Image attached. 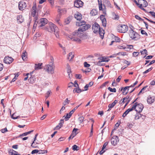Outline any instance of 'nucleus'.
<instances>
[{
	"label": "nucleus",
	"mask_w": 155,
	"mask_h": 155,
	"mask_svg": "<svg viewBox=\"0 0 155 155\" xmlns=\"http://www.w3.org/2000/svg\"><path fill=\"white\" fill-rule=\"evenodd\" d=\"M44 30L51 33L54 32L56 37L58 38H59V29L56 25L53 23L49 22L48 25L45 27Z\"/></svg>",
	"instance_id": "obj_1"
},
{
	"label": "nucleus",
	"mask_w": 155,
	"mask_h": 155,
	"mask_svg": "<svg viewBox=\"0 0 155 155\" xmlns=\"http://www.w3.org/2000/svg\"><path fill=\"white\" fill-rule=\"evenodd\" d=\"M92 29L94 33H99L101 38L102 39L103 38L104 34V30L102 28H101L100 25L97 23H95L92 25Z\"/></svg>",
	"instance_id": "obj_2"
},
{
	"label": "nucleus",
	"mask_w": 155,
	"mask_h": 155,
	"mask_svg": "<svg viewBox=\"0 0 155 155\" xmlns=\"http://www.w3.org/2000/svg\"><path fill=\"white\" fill-rule=\"evenodd\" d=\"M137 99H135L132 103L131 107L132 110H135L138 113L141 112L143 108V105L141 103H138L136 102L134 103L136 101Z\"/></svg>",
	"instance_id": "obj_3"
},
{
	"label": "nucleus",
	"mask_w": 155,
	"mask_h": 155,
	"mask_svg": "<svg viewBox=\"0 0 155 155\" xmlns=\"http://www.w3.org/2000/svg\"><path fill=\"white\" fill-rule=\"evenodd\" d=\"M117 31L120 33H125L128 30V27L125 25L120 24L117 27Z\"/></svg>",
	"instance_id": "obj_4"
},
{
	"label": "nucleus",
	"mask_w": 155,
	"mask_h": 155,
	"mask_svg": "<svg viewBox=\"0 0 155 155\" xmlns=\"http://www.w3.org/2000/svg\"><path fill=\"white\" fill-rule=\"evenodd\" d=\"M138 7L141 9L146 11V10L144 9V7H146L148 5L147 2L145 0H138Z\"/></svg>",
	"instance_id": "obj_5"
},
{
	"label": "nucleus",
	"mask_w": 155,
	"mask_h": 155,
	"mask_svg": "<svg viewBox=\"0 0 155 155\" xmlns=\"http://www.w3.org/2000/svg\"><path fill=\"white\" fill-rule=\"evenodd\" d=\"M129 32V36L132 39L136 40L138 38L139 35L133 29L130 30Z\"/></svg>",
	"instance_id": "obj_6"
},
{
	"label": "nucleus",
	"mask_w": 155,
	"mask_h": 155,
	"mask_svg": "<svg viewBox=\"0 0 155 155\" xmlns=\"http://www.w3.org/2000/svg\"><path fill=\"white\" fill-rule=\"evenodd\" d=\"M45 68L48 73L52 74L54 72V65H51L47 64L45 66Z\"/></svg>",
	"instance_id": "obj_7"
},
{
	"label": "nucleus",
	"mask_w": 155,
	"mask_h": 155,
	"mask_svg": "<svg viewBox=\"0 0 155 155\" xmlns=\"http://www.w3.org/2000/svg\"><path fill=\"white\" fill-rule=\"evenodd\" d=\"M27 7L26 3L23 1H21L19 2L18 8L20 10L22 11L26 8Z\"/></svg>",
	"instance_id": "obj_8"
},
{
	"label": "nucleus",
	"mask_w": 155,
	"mask_h": 155,
	"mask_svg": "<svg viewBox=\"0 0 155 155\" xmlns=\"http://www.w3.org/2000/svg\"><path fill=\"white\" fill-rule=\"evenodd\" d=\"M83 4V2L80 0H76L74 2V6L77 8L82 7Z\"/></svg>",
	"instance_id": "obj_9"
},
{
	"label": "nucleus",
	"mask_w": 155,
	"mask_h": 155,
	"mask_svg": "<svg viewBox=\"0 0 155 155\" xmlns=\"http://www.w3.org/2000/svg\"><path fill=\"white\" fill-rule=\"evenodd\" d=\"M73 35L75 36H77L80 38H81L84 36L83 32L81 30H79L78 29L74 33Z\"/></svg>",
	"instance_id": "obj_10"
},
{
	"label": "nucleus",
	"mask_w": 155,
	"mask_h": 155,
	"mask_svg": "<svg viewBox=\"0 0 155 155\" xmlns=\"http://www.w3.org/2000/svg\"><path fill=\"white\" fill-rule=\"evenodd\" d=\"M40 21L39 23H38L40 27H42L45 25L48 22V20L46 18H41Z\"/></svg>",
	"instance_id": "obj_11"
},
{
	"label": "nucleus",
	"mask_w": 155,
	"mask_h": 155,
	"mask_svg": "<svg viewBox=\"0 0 155 155\" xmlns=\"http://www.w3.org/2000/svg\"><path fill=\"white\" fill-rule=\"evenodd\" d=\"M119 141L118 137L117 136H114L111 139V142L112 145L115 146L116 145Z\"/></svg>",
	"instance_id": "obj_12"
},
{
	"label": "nucleus",
	"mask_w": 155,
	"mask_h": 155,
	"mask_svg": "<svg viewBox=\"0 0 155 155\" xmlns=\"http://www.w3.org/2000/svg\"><path fill=\"white\" fill-rule=\"evenodd\" d=\"M129 86H126L125 87H122L119 89V90L122 91V93L123 95H126L128 93Z\"/></svg>",
	"instance_id": "obj_13"
},
{
	"label": "nucleus",
	"mask_w": 155,
	"mask_h": 155,
	"mask_svg": "<svg viewBox=\"0 0 155 155\" xmlns=\"http://www.w3.org/2000/svg\"><path fill=\"white\" fill-rule=\"evenodd\" d=\"M13 59L11 57L6 56L4 59V62L5 63L7 64H10L12 62Z\"/></svg>",
	"instance_id": "obj_14"
},
{
	"label": "nucleus",
	"mask_w": 155,
	"mask_h": 155,
	"mask_svg": "<svg viewBox=\"0 0 155 155\" xmlns=\"http://www.w3.org/2000/svg\"><path fill=\"white\" fill-rule=\"evenodd\" d=\"M155 100V97L154 96H149L147 98V101L148 104H152Z\"/></svg>",
	"instance_id": "obj_15"
},
{
	"label": "nucleus",
	"mask_w": 155,
	"mask_h": 155,
	"mask_svg": "<svg viewBox=\"0 0 155 155\" xmlns=\"http://www.w3.org/2000/svg\"><path fill=\"white\" fill-rule=\"evenodd\" d=\"M91 27V26L89 24H86L83 25L82 27H81L79 28V30H81L83 32L87 30Z\"/></svg>",
	"instance_id": "obj_16"
},
{
	"label": "nucleus",
	"mask_w": 155,
	"mask_h": 155,
	"mask_svg": "<svg viewBox=\"0 0 155 155\" xmlns=\"http://www.w3.org/2000/svg\"><path fill=\"white\" fill-rule=\"evenodd\" d=\"M36 12V7L35 4H33V6L31 9V15L32 16L34 17Z\"/></svg>",
	"instance_id": "obj_17"
},
{
	"label": "nucleus",
	"mask_w": 155,
	"mask_h": 155,
	"mask_svg": "<svg viewBox=\"0 0 155 155\" xmlns=\"http://www.w3.org/2000/svg\"><path fill=\"white\" fill-rule=\"evenodd\" d=\"M71 39L72 41H74L77 43H81V38H80L77 36H74L70 38Z\"/></svg>",
	"instance_id": "obj_18"
},
{
	"label": "nucleus",
	"mask_w": 155,
	"mask_h": 155,
	"mask_svg": "<svg viewBox=\"0 0 155 155\" xmlns=\"http://www.w3.org/2000/svg\"><path fill=\"white\" fill-rule=\"evenodd\" d=\"M74 57V54L72 52L69 53L68 54L67 58L69 61H71Z\"/></svg>",
	"instance_id": "obj_19"
},
{
	"label": "nucleus",
	"mask_w": 155,
	"mask_h": 155,
	"mask_svg": "<svg viewBox=\"0 0 155 155\" xmlns=\"http://www.w3.org/2000/svg\"><path fill=\"white\" fill-rule=\"evenodd\" d=\"M64 120L63 119H61L60 120L59 123L58 124V125L55 127V129L56 130H58L60 129L61 127H62L63 124L64 123Z\"/></svg>",
	"instance_id": "obj_20"
},
{
	"label": "nucleus",
	"mask_w": 155,
	"mask_h": 155,
	"mask_svg": "<svg viewBox=\"0 0 155 155\" xmlns=\"http://www.w3.org/2000/svg\"><path fill=\"white\" fill-rule=\"evenodd\" d=\"M75 18L78 20H80L82 18V15L79 12H77L74 15Z\"/></svg>",
	"instance_id": "obj_21"
},
{
	"label": "nucleus",
	"mask_w": 155,
	"mask_h": 155,
	"mask_svg": "<svg viewBox=\"0 0 155 155\" xmlns=\"http://www.w3.org/2000/svg\"><path fill=\"white\" fill-rule=\"evenodd\" d=\"M58 12L59 14L60 15H61L66 12V10L65 9H61L58 8Z\"/></svg>",
	"instance_id": "obj_22"
},
{
	"label": "nucleus",
	"mask_w": 155,
	"mask_h": 155,
	"mask_svg": "<svg viewBox=\"0 0 155 155\" xmlns=\"http://www.w3.org/2000/svg\"><path fill=\"white\" fill-rule=\"evenodd\" d=\"M112 18L114 19L118 20L119 19V16L117 13L115 12L112 13Z\"/></svg>",
	"instance_id": "obj_23"
},
{
	"label": "nucleus",
	"mask_w": 155,
	"mask_h": 155,
	"mask_svg": "<svg viewBox=\"0 0 155 155\" xmlns=\"http://www.w3.org/2000/svg\"><path fill=\"white\" fill-rule=\"evenodd\" d=\"M132 110V109L131 108L128 109L123 114L122 116V117H125Z\"/></svg>",
	"instance_id": "obj_24"
},
{
	"label": "nucleus",
	"mask_w": 155,
	"mask_h": 155,
	"mask_svg": "<svg viewBox=\"0 0 155 155\" xmlns=\"http://www.w3.org/2000/svg\"><path fill=\"white\" fill-rule=\"evenodd\" d=\"M129 96H127L126 97H125L124 98L123 100V101H122V102L121 103V104H124L125 102H127V101H130V98H129Z\"/></svg>",
	"instance_id": "obj_25"
},
{
	"label": "nucleus",
	"mask_w": 155,
	"mask_h": 155,
	"mask_svg": "<svg viewBox=\"0 0 155 155\" xmlns=\"http://www.w3.org/2000/svg\"><path fill=\"white\" fill-rule=\"evenodd\" d=\"M117 103V101L115 100L112 104H110L108 105V107L109 108V109H111L114 107Z\"/></svg>",
	"instance_id": "obj_26"
},
{
	"label": "nucleus",
	"mask_w": 155,
	"mask_h": 155,
	"mask_svg": "<svg viewBox=\"0 0 155 155\" xmlns=\"http://www.w3.org/2000/svg\"><path fill=\"white\" fill-rule=\"evenodd\" d=\"M39 44L44 45L46 48L48 46V44L46 42L42 40H40L39 41Z\"/></svg>",
	"instance_id": "obj_27"
},
{
	"label": "nucleus",
	"mask_w": 155,
	"mask_h": 155,
	"mask_svg": "<svg viewBox=\"0 0 155 155\" xmlns=\"http://www.w3.org/2000/svg\"><path fill=\"white\" fill-rule=\"evenodd\" d=\"M97 14V11L95 9H93L90 12V14L92 16H95Z\"/></svg>",
	"instance_id": "obj_28"
},
{
	"label": "nucleus",
	"mask_w": 155,
	"mask_h": 155,
	"mask_svg": "<svg viewBox=\"0 0 155 155\" xmlns=\"http://www.w3.org/2000/svg\"><path fill=\"white\" fill-rule=\"evenodd\" d=\"M42 63H38V64H35V69H39L41 68Z\"/></svg>",
	"instance_id": "obj_29"
},
{
	"label": "nucleus",
	"mask_w": 155,
	"mask_h": 155,
	"mask_svg": "<svg viewBox=\"0 0 155 155\" xmlns=\"http://www.w3.org/2000/svg\"><path fill=\"white\" fill-rule=\"evenodd\" d=\"M86 24V22L84 21H79L76 23V25L78 26H83Z\"/></svg>",
	"instance_id": "obj_30"
},
{
	"label": "nucleus",
	"mask_w": 155,
	"mask_h": 155,
	"mask_svg": "<svg viewBox=\"0 0 155 155\" xmlns=\"http://www.w3.org/2000/svg\"><path fill=\"white\" fill-rule=\"evenodd\" d=\"M147 87V86H146L144 87L143 88H142L140 91L139 93L138 94L139 95L141 94H143L146 91V89Z\"/></svg>",
	"instance_id": "obj_31"
},
{
	"label": "nucleus",
	"mask_w": 155,
	"mask_h": 155,
	"mask_svg": "<svg viewBox=\"0 0 155 155\" xmlns=\"http://www.w3.org/2000/svg\"><path fill=\"white\" fill-rule=\"evenodd\" d=\"M33 130H31L28 132L24 133L20 135L19 136V137L25 136L30 134L32 132H33Z\"/></svg>",
	"instance_id": "obj_32"
},
{
	"label": "nucleus",
	"mask_w": 155,
	"mask_h": 155,
	"mask_svg": "<svg viewBox=\"0 0 155 155\" xmlns=\"http://www.w3.org/2000/svg\"><path fill=\"white\" fill-rule=\"evenodd\" d=\"M35 80V78L34 76H31V77L29 78V80L31 83H33L34 82V81Z\"/></svg>",
	"instance_id": "obj_33"
},
{
	"label": "nucleus",
	"mask_w": 155,
	"mask_h": 155,
	"mask_svg": "<svg viewBox=\"0 0 155 155\" xmlns=\"http://www.w3.org/2000/svg\"><path fill=\"white\" fill-rule=\"evenodd\" d=\"M27 53L26 51L23 52L22 54L21 57L23 60H25L26 58Z\"/></svg>",
	"instance_id": "obj_34"
},
{
	"label": "nucleus",
	"mask_w": 155,
	"mask_h": 155,
	"mask_svg": "<svg viewBox=\"0 0 155 155\" xmlns=\"http://www.w3.org/2000/svg\"><path fill=\"white\" fill-rule=\"evenodd\" d=\"M22 16L21 15H18L17 18V20L20 22H21L23 21L22 18Z\"/></svg>",
	"instance_id": "obj_35"
},
{
	"label": "nucleus",
	"mask_w": 155,
	"mask_h": 155,
	"mask_svg": "<svg viewBox=\"0 0 155 155\" xmlns=\"http://www.w3.org/2000/svg\"><path fill=\"white\" fill-rule=\"evenodd\" d=\"M73 92L74 93L76 92L77 93H79L81 92V90L78 87V88H75L73 90Z\"/></svg>",
	"instance_id": "obj_36"
},
{
	"label": "nucleus",
	"mask_w": 155,
	"mask_h": 155,
	"mask_svg": "<svg viewBox=\"0 0 155 155\" xmlns=\"http://www.w3.org/2000/svg\"><path fill=\"white\" fill-rule=\"evenodd\" d=\"M84 119V117L83 116H81L78 118V121L80 124H81Z\"/></svg>",
	"instance_id": "obj_37"
},
{
	"label": "nucleus",
	"mask_w": 155,
	"mask_h": 155,
	"mask_svg": "<svg viewBox=\"0 0 155 155\" xmlns=\"http://www.w3.org/2000/svg\"><path fill=\"white\" fill-rule=\"evenodd\" d=\"M72 149L74 150H78L79 149V147L76 145L72 146Z\"/></svg>",
	"instance_id": "obj_38"
},
{
	"label": "nucleus",
	"mask_w": 155,
	"mask_h": 155,
	"mask_svg": "<svg viewBox=\"0 0 155 155\" xmlns=\"http://www.w3.org/2000/svg\"><path fill=\"white\" fill-rule=\"evenodd\" d=\"M70 102V100H68V99L67 98L63 103V105L65 106L66 105L68 104Z\"/></svg>",
	"instance_id": "obj_39"
},
{
	"label": "nucleus",
	"mask_w": 155,
	"mask_h": 155,
	"mask_svg": "<svg viewBox=\"0 0 155 155\" xmlns=\"http://www.w3.org/2000/svg\"><path fill=\"white\" fill-rule=\"evenodd\" d=\"M147 51L146 49H144L143 51H141V54L142 55H145L144 57H145L146 55H147Z\"/></svg>",
	"instance_id": "obj_40"
},
{
	"label": "nucleus",
	"mask_w": 155,
	"mask_h": 155,
	"mask_svg": "<svg viewBox=\"0 0 155 155\" xmlns=\"http://www.w3.org/2000/svg\"><path fill=\"white\" fill-rule=\"evenodd\" d=\"M107 89L110 92H115L116 91V90L115 88H114L113 89H112L110 87H108Z\"/></svg>",
	"instance_id": "obj_41"
},
{
	"label": "nucleus",
	"mask_w": 155,
	"mask_h": 155,
	"mask_svg": "<svg viewBox=\"0 0 155 155\" xmlns=\"http://www.w3.org/2000/svg\"><path fill=\"white\" fill-rule=\"evenodd\" d=\"M48 152L47 150H39V154H44L45 153H47Z\"/></svg>",
	"instance_id": "obj_42"
},
{
	"label": "nucleus",
	"mask_w": 155,
	"mask_h": 155,
	"mask_svg": "<svg viewBox=\"0 0 155 155\" xmlns=\"http://www.w3.org/2000/svg\"><path fill=\"white\" fill-rule=\"evenodd\" d=\"M97 61H98V63H97V64H98V63H101V62H104V60H103V57H99V58H97Z\"/></svg>",
	"instance_id": "obj_43"
},
{
	"label": "nucleus",
	"mask_w": 155,
	"mask_h": 155,
	"mask_svg": "<svg viewBox=\"0 0 155 155\" xmlns=\"http://www.w3.org/2000/svg\"><path fill=\"white\" fill-rule=\"evenodd\" d=\"M78 129L77 128H74L71 134H75V136L77 134V132Z\"/></svg>",
	"instance_id": "obj_44"
},
{
	"label": "nucleus",
	"mask_w": 155,
	"mask_h": 155,
	"mask_svg": "<svg viewBox=\"0 0 155 155\" xmlns=\"http://www.w3.org/2000/svg\"><path fill=\"white\" fill-rule=\"evenodd\" d=\"M102 25L104 27L106 26V19H104V20H102Z\"/></svg>",
	"instance_id": "obj_45"
},
{
	"label": "nucleus",
	"mask_w": 155,
	"mask_h": 155,
	"mask_svg": "<svg viewBox=\"0 0 155 155\" xmlns=\"http://www.w3.org/2000/svg\"><path fill=\"white\" fill-rule=\"evenodd\" d=\"M51 93V91H48L46 94V95H45V97L46 98H48L49 96V95H50V94Z\"/></svg>",
	"instance_id": "obj_46"
},
{
	"label": "nucleus",
	"mask_w": 155,
	"mask_h": 155,
	"mask_svg": "<svg viewBox=\"0 0 155 155\" xmlns=\"http://www.w3.org/2000/svg\"><path fill=\"white\" fill-rule=\"evenodd\" d=\"M140 116L141 114H136L135 117V119L136 120H137L139 119Z\"/></svg>",
	"instance_id": "obj_47"
},
{
	"label": "nucleus",
	"mask_w": 155,
	"mask_h": 155,
	"mask_svg": "<svg viewBox=\"0 0 155 155\" xmlns=\"http://www.w3.org/2000/svg\"><path fill=\"white\" fill-rule=\"evenodd\" d=\"M102 57L103 60H104V62H107L109 60V59L108 58L105 57Z\"/></svg>",
	"instance_id": "obj_48"
},
{
	"label": "nucleus",
	"mask_w": 155,
	"mask_h": 155,
	"mask_svg": "<svg viewBox=\"0 0 155 155\" xmlns=\"http://www.w3.org/2000/svg\"><path fill=\"white\" fill-rule=\"evenodd\" d=\"M135 18L137 19H138V20H139V21H143V20L142 18H141L140 17H139L138 15H135Z\"/></svg>",
	"instance_id": "obj_49"
},
{
	"label": "nucleus",
	"mask_w": 155,
	"mask_h": 155,
	"mask_svg": "<svg viewBox=\"0 0 155 155\" xmlns=\"http://www.w3.org/2000/svg\"><path fill=\"white\" fill-rule=\"evenodd\" d=\"M153 69V68L152 67L148 69L145 71L143 72V74H145L148 73L150 71Z\"/></svg>",
	"instance_id": "obj_50"
},
{
	"label": "nucleus",
	"mask_w": 155,
	"mask_h": 155,
	"mask_svg": "<svg viewBox=\"0 0 155 155\" xmlns=\"http://www.w3.org/2000/svg\"><path fill=\"white\" fill-rule=\"evenodd\" d=\"M114 41L116 42H120V39L119 38L117 37H115Z\"/></svg>",
	"instance_id": "obj_51"
},
{
	"label": "nucleus",
	"mask_w": 155,
	"mask_h": 155,
	"mask_svg": "<svg viewBox=\"0 0 155 155\" xmlns=\"http://www.w3.org/2000/svg\"><path fill=\"white\" fill-rule=\"evenodd\" d=\"M39 153V150H33L31 152V153L32 154H35V153Z\"/></svg>",
	"instance_id": "obj_52"
},
{
	"label": "nucleus",
	"mask_w": 155,
	"mask_h": 155,
	"mask_svg": "<svg viewBox=\"0 0 155 155\" xmlns=\"http://www.w3.org/2000/svg\"><path fill=\"white\" fill-rule=\"evenodd\" d=\"M117 54L122 56H125L126 55V52H119Z\"/></svg>",
	"instance_id": "obj_53"
},
{
	"label": "nucleus",
	"mask_w": 155,
	"mask_h": 155,
	"mask_svg": "<svg viewBox=\"0 0 155 155\" xmlns=\"http://www.w3.org/2000/svg\"><path fill=\"white\" fill-rule=\"evenodd\" d=\"M119 126V124L117 123L115 124L113 130H116L117 129Z\"/></svg>",
	"instance_id": "obj_54"
},
{
	"label": "nucleus",
	"mask_w": 155,
	"mask_h": 155,
	"mask_svg": "<svg viewBox=\"0 0 155 155\" xmlns=\"http://www.w3.org/2000/svg\"><path fill=\"white\" fill-rule=\"evenodd\" d=\"M134 124V123H128L127 124V126L130 128H132Z\"/></svg>",
	"instance_id": "obj_55"
},
{
	"label": "nucleus",
	"mask_w": 155,
	"mask_h": 155,
	"mask_svg": "<svg viewBox=\"0 0 155 155\" xmlns=\"http://www.w3.org/2000/svg\"><path fill=\"white\" fill-rule=\"evenodd\" d=\"M139 53L137 52H134L133 53V56L135 57H137L139 54Z\"/></svg>",
	"instance_id": "obj_56"
},
{
	"label": "nucleus",
	"mask_w": 155,
	"mask_h": 155,
	"mask_svg": "<svg viewBox=\"0 0 155 155\" xmlns=\"http://www.w3.org/2000/svg\"><path fill=\"white\" fill-rule=\"evenodd\" d=\"M1 131L2 133H5L6 132H7L8 131L6 128H5L4 129H1Z\"/></svg>",
	"instance_id": "obj_57"
},
{
	"label": "nucleus",
	"mask_w": 155,
	"mask_h": 155,
	"mask_svg": "<svg viewBox=\"0 0 155 155\" xmlns=\"http://www.w3.org/2000/svg\"><path fill=\"white\" fill-rule=\"evenodd\" d=\"M117 48H118L123 49H125L126 48V47L124 45H119L117 46Z\"/></svg>",
	"instance_id": "obj_58"
},
{
	"label": "nucleus",
	"mask_w": 155,
	"mask_h": 155,
	"mask_svg": "<svg viewBox=\"0 0 155 155\" xmlns=\"http://www.w3.org/2000/svg\"><path fill=\"white\" fill-rule=\"evenodd\" d=\"M84 67H88L90 66V64L87 63L86 62H85L84 63Z\"/></svg>",
	"instance_id": "obj_59"
},
{
	"label": "nucleus",
	"mask_w": 155,
	"mask_h": 155,
	"mask_svg": "<svg viewBox=\"0 0 155 155\" xmlns=\"http://www.w3.org/2000/svg\"><path fill=\"white\" fill-rule=\"evenodd\" d=\"M141 33L142 35H145L146 36H147L148 35L147 33L145 32V31L143 30H141Z\"/></svg>",
	"instance_id": "obj_60"
},
{
	"label": "nucleus",
	"mask_w": 155,
	"mask_h": 155,
	"mask_svg": "<svg viewBox=\"0 0 155 155\" xmlns=\"http://www.w3.org/2000/svg\"><path fill=\"white\" fill-rule=\"evenodd\" d=\"M64 119L66 120H68V119L70 118L69 117V114H67L66 115V116H64Z\"/></svg>",
	"instance_id": "obj_61"
},
{
	"label": "nucleus",
	"mask_w": 155,
	"mask_h": 155,
	"mask_svg": "<svg viewBox=\"0 0 155 155\" xmlns=\"http://www.w3.org/2000/svg\"><path fill=\"white\" fill-rule=\"evenodd\" d=\"M55 21L59 25H61V23L60 19L57 18L55 19Z\"/></svg>",
	"instance_id": "obj_62"
},
{
	"label": "nucleus",
	"mask_w": 155,
	"mask_h": 155,
	"mask_svg": "<svg viewBox=\"0 0 155 155\" xmlns=\"http://www.w3.org/2000/svg\"><path fill=\"white\" fill-rule=\"evenodd\" d=\"M99 4V10H102V3L100 2V3L98 4Z\"/></svg>",
	"instance_id": "obj_63"
},
{
	"label": "nucleus",
	"mask_w": 155,
	"mask_h": 155,
	"mask_svg": "<svg viewBox=\"0 0 155 155\" xmlns=\"http://www.w3.org/2000/svg\"><path fill=\"white\" fill-rule=\"evenodd\" d=\"M122 78V76L120 75L118 77V78L117 79H116V81L117 82H119L121 78Z\"/></svg>",
	"instance_id": "obj_64"
}]
</instances>
